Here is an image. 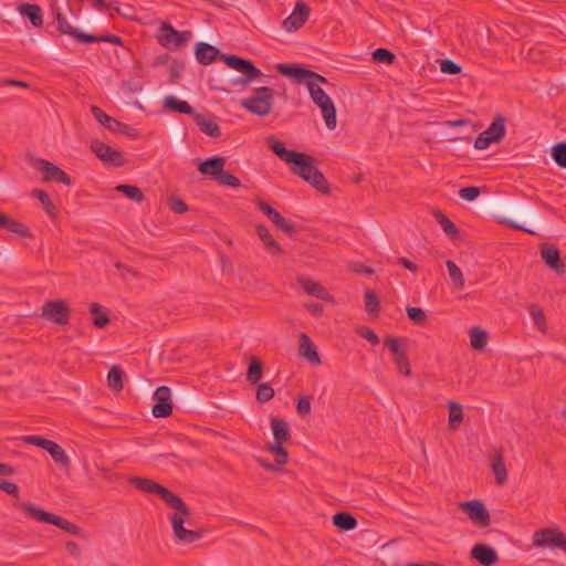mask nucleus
Returning a JSON list of instances; mask_svg holds the SVG:
<instances>
[{
	"label": "nucleus",
	"instance_id": "1",
	"mask_svg": "<svg viewBox=\"0 0 566 566\" xmlns=\"http://www.w3.org/2000/svg\"><path fill=\"white\" fill-rule=\"evenodd\" d=\"M266 145L281 160L293 165L291 170L294 175L301 177L319 192L329 193V185L325 176L315 167L313 157L286 149L283 143L274 136L266 138Z\"/></svg>",
	"mask_w": 566,
	"mask_h": 566
},
{
	"label": "nucleus",
	"instance_id": "2",
	"mask_svg": "<svg viewBox=\"0 0 566 566\" xmlns=\"http://www.w3.org/2000/svg\"><path fill=\"white\" fill-rule=\"evenodd\" d=\"M19 509L38 522L55 525L71 535L77 536L80 538H86L84 531L74 523L55 514L38 509L32 503H21L19 504Z\"/></svg>",
	"mask_w": 566,
	"mask_h": 566
},
{
	"label": "nucleus",
	"instance_id": "3",
	"mask_svg": "<svg viewBox=\"0 0 566 566\" xmlns=\"http://www.w3.org/2000/svg\"><path fill=\"white\" fill-rule=\"evenodd\" d=\"M274 103V90L269 86L258 87L252 95L241 101V106L256 115L264 117L271 114Z\"/></svg>",
	"mask_w": 566,
	"mask_h": 566
},
{
	"label": "nucleus",
	"instance_id": "4",
	"mask_svg": "<svg viewBox=\"0 0 566 566\" xmlns=\"http://www.w3.org/2000/svg\"><path fill=\"white\" fill-rule=\"evenodd\" d=\"M307 88L313 102L321 108L322 116L325 120L327 128L334 129L337 125L336 107L332 98L325 93V91L318 85V83L312 81L307 83Z\"/></svg>",
	"mask_w": 566,
	"mask_h": 566
},
{
	"label": "nucleus",
	"instance_id": "5",
	"mask_svg": "<svg viewBox=\"0 0 566 566\" xmlns=\"http://www.w3.org/2000/svg\"><path fill=\"white\" fill-rule=\"evenodd\" d=\"M532 543L537 548H557L566 552V535L557 528L546 527L535 531Z\"/></svg>",
	"mask_w": 566,
	"mask_h": 566
},
{
	"label": "nucleus",
	"instance_id": "6",
	"mask_svg": "<svg viewBox=\"0 0 566 566\" xmlns=\"http://www.w3.org/2000/svg\"><path fill=\"white\" fill-rule=\"evenodd\" d=\"M41 317L57 325H66L70 322L71 310L64 300L48 301L42 305Z\"/></svg>",
	"mask_w": 566,
	"mask_h": 566
},
{
	"label": "nucleus",
	"instance_id": "7",
	"mask_svg": "<svg viewBox=\"0 0 566 566\" xmlns=\"http://www.w3.org/2000/svg\"><path fill=\"white\" fill-rule=\"evenodd\" d=\"M459 509L464 512L470 521L480 527H486L491 523L490 513L480 500L459 503Z\"/></svg>",
	"mask_w": 566,
	"mask_h": 566
},
{
	"label": "nucleus",
	"instance_id": "8",
	"mask_svg": "<svg viewBox=\"0 0 566 566\" xmlns=\"http://www.w3.org/2000/svg\"><path fill=\"white\" fill-rule=\"evenodd\" d=\"M160 31L159 43L166 48L180 49L192 39L191 31H177L169 23H164Z\"/></svg>",
	"mask_w": 566,
	"mask_h": 566
},
{
	"label": "nucleus",
	"instance_id": "9",
	"mask_svg": "<svg viewBox=\"0 0 566 566\" xmlns=\"http://www.w3.org/2000/svg\"><path fill=\"white\" fill-rule=\"evenodd\" d=\"M171 390L167 386L158 387L154 392V400L156 403L151 408V412L156 418H166L172 412V405L170 402Z\"/></svg>",
	"mask_w": 566,
	"mask_h": 566
},
{
	"label": "nucleus",
	"instance_id": "10",
	"mask_svg": "<svg viewBox=\"0 0 566 566\" xmlns=\"http://www.w3.org/2000/svg\"><path fill=\"white\" fill-rule=\"evenodd\" d=\"M165 503L174 510L171 514H169L168 518L171 523V527H174V521L177 520L181 523V525L188 524L191 525V522L189 520L191 512L190 509L186 505L184 500L175 494L171 493L168 499L165 501Z\"/></svg>",
	"mask_w": 566,
	"mask_h": 566
},
{
	"label": "nucleus",
	"instance_id": "11",
	"mask_svg": "<svg viewBox=\"0 0 566 566\" xmlns=\"http://www.w3.org/2000/svg\"><path fill=\"white\" fill-rule=\"evenodd\" d=\"M91 150L104 163L111 164L115 167H120L125 164L120 151L113 149L111 146L99 140H93Z\"/></svg>",
	"mask_w": 566,
	"mask_h": 566
},
{
	"label": "nucleus",
	"instance_id": "12",
	"mask_svg": "<svg viewBox=\"0 0 566 566\" xmlns=\"http://www.w3.org/2000/svg\"><path fill=\"white\" fill-rule=\"evenodd\" d=\"M311 9L305 2H297L293 12L286 19H284L282 23L283 28L289 32L297 31L307 21Z\"/></svg>",
	"mask_w": 566,
	"mask_h": 566
},
{
	"label": "nucleus",
	"instance_id": "13",
	"mask_svg": "<svg viewBox=\"0 0 566 566\" xmlns=\"http://www.w3.org/2000/svg\"><path fill=\"white\" fill-rule=\"evenodd\" d=\"M130 483L144 493L158 494L164 502L172 493L167 488L158 484L157 482H155L150 479H146V478H139V476L132 478Z\"/></svg>",
	"mask_w": 566,
	"mask_h": 566
},
{
	"label": "nucleus",
	"instance_id": "14",
	"mask_svg": "<svg viewBox=\"0 0 566 566\" xmlns=\"http://www.w3.org/2000/svg\"><path fill=\"white\" fill-rule=\"evenodd\" d=\"M55 17L57 22V30L61 33L71 35L80 43H92L95 40L94 35L84 33L77 28L72 27L66 17H64L61 12L57 11Z\"/></svg>",
	"mask_w": 566,
	"mask_h": 566
},
{
	"label": "nucleus",
	"instance_id": "15",
	"mask_svg": "<svg viewBox=\"0 0 566 566\" xmlns=\"http://www.w3.org/2000/svg\"><path fill=\"white\" fill-rule=\"evenodd\" d=\"M36 167L39 170L44 172V180H54L63 185H70V177L57 166L45 159H38Z\"/></svg>",
	"mask_w": 566,
	"mask_h": 566
},
{
	"label": "nucleus",
	"instance_id": "16",
	"mask_svg": "<svg viewBox=\"0 0 566 566\" xmlns=\"http://www.w3.org/2000/svg\"><path fill=\"white\" fill-rule=\"evenodd\" d=\"M471 558L478 560L482 566H492L497 563L496 551L488 544H475L471 549Z\"/></svg>",
	"mask_w": 566,
	"mask_h": 566
},
{
	"label": "nucleus",
	"instance_id": "17",
	"mask_svg": "<svg viewBox=\"0 0 566 566\" xmlns=\"http://www.w3.org/2000/svg\"><path fill=\"white\" fill-rule=\"evenodd\" d=\"M196 60L202 65H209L216 60L221 59L219 49L207 42H198L195 48Z\"/></svg>",
	"mask_w": 566,
	"mask_h": 566
},
{
	"label": "nucleus",
	"instance_id": "18",
	"mask_svg": "<svg viewBox=\"0 0 566 566\" xmlns=\"http://www.w3.org/2000/svg\"><path fill=\"white\" fill-rule=\"evenodd\" d=\"M541 255L545 263L556 273L563 274L565 272V264L562 262L559 250L555 245L543 244Z\"/></svg>",
	"mask_w": 566,
	"mask_h": 566
},
{
	"label": "nucleus",
	"instance_id": "19",
	"mask_svg": "<svg viewBox=\"0 0 566 566\" xmlns=\"http://www.w3.org/2000/svg\"><path fill=\"white\" fill-rule=\"evenodd\" d=\"M172 533L177 542L192 544L200 541L205 532L202 530H188L177 520L174 521Z\"/></svg>",
	"mask_w": 566,
	"mask_h": 566
},
{
	"label": "nucleus",
	"instance_id": "20",
	"mask_svg": "<svg viewBox=\"0 0 566 566\" xmlns=\"http://www.w3.org/2000/svg\"><path fill=\"white\" fill-rule=\"evenodd\" d=\"M297 282L308 295L327 302H334L333 295H331L319 282L307 277H298Z\"/></svg>",
	"mask_w": 566,
	"mask_h": 566
},
{
	"label": "nucleus",
	"instance_id": "21",
	"mask_svg": "<svg viewBox=\"0 0 566 566\" xmlns=\"http://www.w3.org/2000/svg\"><path fill=\"white\" fill-rule=\"evenodd\" d=\"M227 159L224 157H211L200 163L198 170L200 174L211 177L216 180L224 169Z\"/></svg>",
	"mask_w": 566,
	"mask_h": 566
},
{
	"label": "nucleus",
	"instance_id": "22",
	"mask_svg": "<svg viewBox=\"0 0 566 566\" xmlns=\"http://www.w3.org/2000/svg\"><path fill=\"white\" fill-rule=\"evenodd\" d=\"M221 60H223L229 67L240 73L256 74V70H259L250 60H245L238 55L223 54L221 55Z\"/></svg>",
	"mask_w": 566,
	"mask_h": 566
},
{
	"label": "nucleus",
	"instance_id": "23",
	"mask_svg": "<svg viewBox=\"0 0 566 566\" xmlns=\"http://www.w3.org/2000/svg\"><path fill=\"white\" fill-rule=\"evenodd\" d=\"M193 119L196 124L199 126L200 130L206 135L213 138H218L221 136V129L212 117L206 116L200 113H196L193 115Z\"/></svg>",
	"mask_w": 566,
	"mask_h": 566
},
{
	"label": "nucleus",
	"instance_id": "24",
	"mask_svg": "<svg viewBox=\"0 0 566 566\" xmlns=\"http://www.w3.org/2000/svg\"><path fill=\"white\" fill-rule=\"evenodd\" d=\"M300 355L312 364L318 365L321 363L316 346L311 338L302 333L300 335Z\"/></svg>",
	"mask_w": 566,
	"mask_h": 566
},
{
	"label": "nucleus",
	"instance_id": "25",
	"mask_svg": "<svg viewBox=\"0 0 566 566\" xmlns=\"http://www.w3.org/2000/svg\"><path fill=\"white\" fill-rule=\"evenodd\" d=\"M271 428L273 431L274 442L286 443L291 440V430L284 419L272 417Z\"/></svg>",
	"mask_w": 566,
	"mask_h": 566
},
{
	"label": "nucleus",
	"instance_id": "26",
	"mask_svg": "<svg viewBox=\"0 0 566 566\" xmlns=\"http://www.w3.org/2000/svg\"><path fill=\"white\" fill-rule=\"evenodd\" d=\"M0 228L22 238L30 237L31 234L27 226L2 212H0Z\"/></svg>",
	"mask_w": 566,
	"mask_h": 566
},
{
	"label": "nucleus",
	"instance_id": "27",
	"mask_svg": "<svg viewBox=\"0 0 566 566\" xmlns=\"http://www.w3.org/2000/svg\"><path fill=\"white\" fill-rule=\"evenodd\" d=\"M18 11L27 17L33 27L41 28L43 25L42 9L38 4L22 3L18 7Z\"/></svg>",
	"mask_w": 566,
	"mask_h": 566
},
{
	"label": "nucleus",
	"instance_id": "28",
	"mask_svg": "<svg viewBox=\"0 0 566 566\" xmlns=\"http://www.w3.org/2000/svg\"><path fill=\"white\" fill-rule=\"evenodd\" d=\"M164 106L172 112L191 115L192 117L196 114L195 109L188 102L180 101L172 95L167 96L164 99Z\"/></svg>",
	"mask_w": 566,
	"mask_h": 566
},
{
	"label": "nucleus",
	"instance_id": "29",
	"mask_svg": "<svg viewBox=\"0 0 566 566\" xmlns=\"http://www.w3.org/2000/svg\"><path fill=\"white\" fill-rule=\"evenodd\" d=\"M256 234L265 245V248L273 254L282 253L281 245L273 239L268 228L263 224H259L255 228Z\"/></svg>",
	"mask_w": 566,
	"mask_h": 566
},
{
	"label": "nucleus",
	"instance_id": "30",
	"mask_svg": "<svg viewBox=\"0 0 566 566\" xmlns=\"http://www.w3.org/2000/svg\"><path fill=\"white\" fill-rule=\"evenodd\" d=\"M276 69L280 74L293 77L300 83H306L307 74H310V70L303 69L301 66L277 64Z\"/></svg>",
	"mask_w": 566,
	"mask_h": 566
},
{
	"label": "nucleus",
	"instance_id": "31",
	"mask_svg": "<svg viewBox=\"0 0 566 566\" xmlns=\"http://www.w3.org/2000/svg\"><path fill=\"white\" fill-rule=\"evenodd\" d=\"M491 468L494 473L496 483L499 485L504 484L507 480V471H506V468L504 464L503 455L500 451H497L494 454V457L492 459Z\"/></svg>",
	"mask_w": 566,
	"mask_h": 566
},
{
	"label": "nucleus",
	"instance_id": "32",
	"mask_svg": "<svg viewBox=\"0 0 566 566\" xmlns=\"http://www.w3.org/2000/svg\"><path fill=\"white\" fill-rule=\"evenodd\" d=\"M483 134L499 143L505 136L504 117L497 116L486 128V130L483 132Z\"/></svg>",
	"mask_w": 566,
	"mask_h": 566
},
{
	"label": "nucleus",
	"instance_id": "33",
	"mask_svg": "<svg viewBox=\"0 0 566 566\" xmlns=\"http://www.w3.org/2000/svg\"><path fill=\"white\" fill-rule=\"evenodd\" d=\"M123 376L124 371L119 366L113 365L109 368L107 375V385L113 391L119 392L123 389Z\"/></svg>",
	"mask_w": 566,
	"mask_h": 566
},
{
	"label": "nucleus",
	"instance_id": "34",
	"mask_svg": "<svg viewBox=\"0 0 566 566\" xmlns=\"http://www.w3.org/2000/svg\"><path fill=\"white\" fill-rule=\"evenodd\" d=\"M333 523L342 531L354 530L357 525L356 518L352 514L345 512L336 513L333 516Z\"/></svg>",
	"mask_w": 566,
	"mask_h": 566
},
{
	"label": "nucleus",
	"instance_id": "35",
	"mask_svg": "<svg viewBox=\"0 0 566 566\" xmlns=\"http://www.w3.org/2000/svg\"><path fill=\"white\" fill-rule=\"evenodd\" d=\"M48 451L52 459L62 467H69L70 465V458L67 457L65 450L54 441L50 443V446L45 449Z\"/></svg>",
	"mask_w": 566,
	"mask_h": 566
},
{
	"label": "nucleus",
	"instance_id": "36",
	"mask_svg": "<svg viewBox=\"0 0 566 566\" xmlns=\"http://www.w3.org/2000/svg\"><path fill=\"white\" fill-rule=\"evenodd\" d=\"M433 217L437 220V222L441 226L446 234L452 238L459 234V229L455 227V224L440 210H436L433 212Z\"/></svg>",
	"mask_w": 566,
	"mask_h": 566
},
{
	"label": "nucleus",
	"instance_id": "37",
	"mask_svg": "<svg viewBox=\"0 0 566 566\" xmlns=\"http://www.w3.org/2000/svg\"><path fill=\"white\" fill-rule=\"evenodd\" d=\"M528 313L534 321L535 326L538 328L539 332L546 333L547 332V323L546 317L544 314V311L541 306L537 304H531L528 305Z\"/></svg>",
	"mask_w": 566,
	"mask_h": 566
},
{
	"label": "nucleus",
	"instance_id": "38",
	"mask_svg": "<svg viewBox=\"0 0 566 566\" xmlns=\"http://www.w3.org/2000/svg\"><path fill=\"white\" fill-rule=\"evenodd\" d=\"M446 266L449 273V276L452 281L454 289H463L464 286V276L460 268L452 261L448 260L446 262Z\"/></svg>",
	"mask_w": 566,
	"mask_h": 566
},
{
	"label": "nucleus",
	"instance_id": "39",
	"mask_svg": "<svg viewBox=\"0 0 566 566\" xmlns=\"http://www.w3.org/2000/svg\"><path fill=\"white\" fill-rule=\"evenodd\" d=\"M470 342L474 349H483L488 344V333L474 326L470 329Z\"/></svg>",
	"mask_w": 566,
	"mask_h": 566
},
{
	"label": "nucleus",
	"instance_id": "40",
	"mask_svg": "<svg viewBox=\"0 0 566 566\" xmlns=\"http://www.w3.org/2000/svg\"><path fill=\"white\" fill-rule=\"evenodd\" d=\"M272 223L277 228L280 229L282 232H284L285 234H293L296 227L293 222L286 220L284 217H282V214L277 211H275L274 213H272L271 218H269Z\"/></svg>",
	"mask_w": 566,
	"mask_h": 566
},
{
	"label": "nucleus",
	"instance_id": "41",
	"mask_svg": "<svg viewBox=\"0 0 566 566\" xmlns=\"http://www.w3.org/2000/svg\"><path fill=\"white\" fill-rule=\"evenodd\" d=\"M262 373H263L262 363L258 358L252 357L250 359V365H249V369L247 373L248 381L251 382L252 385L258 384L260 381V379L262 378Z\"/></svg>",
	"mask_w": 566,
	"mask_h": 566
},
{
	"label": "nucleus",
	"instance_id": "42",
	"mask_svg": "<svg viewBox=\"0 0 566 566\" xmlns=\"http://www.w3.org/2000/svg\"><path fill=\"white\" fill-rule=\"evenodd\" d=\"M551 156L558 167L566 169V142L555 144L551 149Z\"/></svg>",
	"mask_w": 566,
	"mask_h": 566
},
{
	"label": "nucleus",
	"instance_id": "43",
	"mask_svg": "<svg viewBox=\"0 0 566 566\" xmlns=\"http://www.w3.org/2000/svg\"><path fill=\"white\" fill-rule=\"evenodd\" d=\"M116 190L135 202H142L144 200V193L140 188L132 185H118Z\"/></svg>",
	"mask_w": 566,
	"mask_h": 566
},
{
	"label": "nucleus",
	"instance_id": "44",
	"mask_svg": "<svg viewBox=\"0 0 566 566\" xmlns=\"http://www.w3.org/2000/svg\"><path fill=\"white\" fill-rule=\"evenodd\" d=\"M90 312L93 315V324L97 328H103L109 323L107 314L101 311V305L98 303H92Z\"/></svg>",
	"mask_w": 566,
	"mask_h": 566
},
{
	"label": "nucleus",
	"instance_id": "45",
	"mask_svg": "<svg viewBox=\"0 0 566 566\" xmlns=\"http://www.w3.org/2000/svg\"><path fill=\"white\" fill-rule=\"evenodd\" d=\"M463 420L462 406L450 401L449 402V424L451 428H457Z\"/></svg>",
	"mask_w": 566,
	"mask_h": 566
},
{
	"label": "nucleus",
	"instance_id": "46",
	"mask_svg": "<svg viewBox=\"0 0 566 566\" xmlns=\"http://www.w3.org/2000/svg\"><path fill=\"white\" fill-rule=\"evenodd\" d=\"M107 129L109 132L118 133V134H122V135H126V136L132 137V138H136L138 136L137 132L134 128L129 127L126 124H123V123L118 122L115 118H113V120L108 125Z\"/></svg>",
	"mask_w": 566,
	"mask_h": 566
},
{
	"label": "nucleus",
	"instance_id": "47",
	"mask_svg": "<svg viewBox=\"0 0 566 566\" xmlns=\"http://www.w3.org/2000/svg\"><path fill=\"white\" fill-rule=\"evenodd\" d=\"M33 196L36 197L42 202L43 208H44V210L46 211V213L49 216H51V217H55L56 216V208L52 203L49 195L44 190L34 189L33 190Z\"/></svg>",
	"mask_w": 566,
	"mask_h": 566
},
{
	"label": "nucleus",
	"instance_id": "48",
	"mask_svg": "<svg viewBox=\"0 0 566 566\" xmlns=\"http://www.w3.org/2000/svg\"><path fill=\"white\" fill-rule=\"evenodd\" d=\"M261 76H263V73L261 72V70H256V74L242 73L241 76H238L237 78L232 80V86L245 88L253 81L258 80Z\"/></svg>",
	"mask_w": 566,
	"mask_h": 566
},
{
	"label": "nucleus",
	"instance_id": "49",
	"mask_svg": "<svg viewBox=\"0 0 566 566\" xmlns=\"http://www.w3.org/2000/svg\"><path fill=\"white\" fill-rule=\"evenodd\" d=\"M284 443L274 442L273 444L268 447V450L275 455V462L279 465H283L287 462L289 453L283 448Z\"/></svg>",
	"mask_w": 566,
	"mask_h": 566
},
{
	"label": "nucleus",
	"instance_id": "50",
	"mask_svg": "<svg viewBox=\"0 0 566 566\" xmlns=\"http://www.w3.org/2000/svg\"><path fill=\"white\" fill-rule=\"evenodd\" d=\"M373 60L378 63L392 64L396 55L387 49H377L373 52Z\"/></svg>",
	"mask_w": 566,
	"mask_h": 566
},
{
	"label": "nucleus",
	"instance_id": "51",
	"mask_svg": "<svg viewBox=\"0 0 566 566\" xmlns=\"http://www.w3.org/2000/svg\"><path fill=\"white\" fill-rule=\"evenodd\" d=\"M274 389L268 382H262L256 389V400L259 402H268L274 397Z\"/></svg>",
	"mask_w": 566,
	"mask_h": 566
},
{
	"label": "nucleus",
	"instance_id": "52",
	"mask_svg": "<svg viewBox=\"0 0 566 566\" xmlns=\"http://www.w3.org/2000/svg\"><path fill=\"white\" fill-rule=\"evenodd\" d=\"M394 361L400 374L405 376L411 375V368L406 350L399 355L394 356Z\"/></svg>",
	"mask_w": 566,
	"mask_h": 566
},
{
	"label": "nucleus",
	"instance_id": "53",
	"mask_svg": "<svg viewBox=\"0 0 566 566\" xmlns=\"http://www.w3.org/2000/svg\"><path fill=\"white\" fill-rule=\"evenodd\" d=\"M365 306L367 312L371 314H377L379 312L378 296L371 290H367L365 292Z\"/></svg>",
	"mask_w": 566,
	"mask_h": 566
},
{
	"label": "nucleus",
	"instance_id": "54",
	"mask_svg": "<svg viewBox=\"0 0 566 566\" xmlns=\"http://www.w3.org/2000/svg\"><path fill=\"white\" fill-rule=\"evenodd\" d=\"M440 70L444 74L457 75L461 73V66L450 59H443L440 61Z\"/></svg>",
	"mask_w": 566,
	"mask_h": 566
},
{
	"label": "nucleus",
	"instance_id": "55",
	"mask_svg": "<svg viewBox=\"0 0 566 566\" xmlns=\"http://www.w3.org/2000/svg\"><path fill=\"white\" fill-rule=\"evenodd\" d=\"M220 185L228 186L231 188H239L241 186V181L233 175L226 172L222 170V174L216 179Z\"/></svg>",
	"mask_w": 566,
	"mask_h": 566
},
{
	"label": "nucleus",
	"instance_id": "56",
	"mask_svg": "<svg viewBox=\"0 0 566 566\" xmlns=\"http://www.w3.org/2000/svg\"><path fill=\"white\" fill-rule=\"evenodd\" d=\"M406 311H407L408 317L411 321H413L418 324H422L426 322L427 316L422 308L408 306Z\"/></svg>",
	"mask_w": 566,
	"mask_h": 566
},
{
	"label": "nucleus",
	"instance_id": "57",
	"mask_svg": "<svg viewBox=\"0 0 566 566\" xmlns=\"http://www.w3.org/2000/svg\"><path fill=\"white\" fill-rule=\"evenodd\" d=\"M91 112L94 116V118L104 125L106 128H108V125L113 120V117L108 116L103 109H101L98 106H92Z\"/></svg>",
	"mask_w": 566,
	"mask_h": 566
},
{
	"label": "nucleus",
	"instance_id": "58",
	"mask_svg": "<svg viewBox=\"0 0 566 566\" xmlns=\"http://www.w3.org/2000/svg\"><path fill=\"white\" fill-rule=\"evenodd\" d=\"M481 191L478 187H464L459 190V196L465 201H473L480 196Z\"/></svg>",
	"mask_w": 566,
	"mask_h": 566
},
{
	"label": "nucleus",
	"instance_id": "59",
	"mask_svg": "<svg viewBox=\"0 0 566 566\" xmlns=\"http://www.w3.org/2000/svg\"><path fill=\"white\" fill-rule=\"evenodd\" d=\"M23 441L28 444L42 448L43 450H45L52 442L51 440H48L40 436H25L23 437Z\"/></svg>",
	"mask_w": 566,
	"mask_h": 566
},
{
	"label": "nucleus",
	"instance_id": "60",
	"mask_svg": "<svg viewBox=\"0 0 566 566\" xmlns=\"http://www.w3.org/2000/svg\"><path fill=\"white\" fill-rule=\"evenodd\" d=\"M385 346L392 353L394 356L399 355L405 352V349L401 348L400 342L398 338L394 336H387L384 339Z\"/></svg>",
	"mask_w": 566,
	"mask_h": 566
},
{
	"label": "nucleus",
	"instance_id": "61",
	"mask_svg": "<svg viewBox=\"0 0 566 566\" xmlns=\"http://www.w3.org/2000/svg\"><path fill=\"white\" fill-rule=\"evenodd\" d=\"M0 490L13 497H19V488L15 483L0 479Z\"/></svg>",
	"mask_w": 566,
	"mask_h": 566
},
{
	"label": "nucleus",
	"instance_id": "62",
	"mask_svg": "<svg viewBox=\"0 0 566 566\" xmlns=\"http://www.w3.org/2000/svg\"><path fill=\"white\" fill-rule=\"evenodd\" d=\"M358 334H359V336H361L363 338H365L373 345H378L380 342V338L377 336V334L369 328L360 327L358 329Z\"/></svg>",
	"mask_w": 566,
	"mask_h": 566
},
{
	"label": "nucleus",
	"instance_id": "63",
	"mask_svg": "<svg viewBox=\"0 0 566 566\" xmlns=\"http://www.w3.org/2000/svg\"><path fill=\"white\" fill-rule=\"evenodd\" d=\"M169 207L174 212L179 213V214L188 211V206L180 198H171L169 201Z\"/></svg>",
	"mask_w": 566,
	"mask_h": 566
},
{
	"label": "nucleus",
	"instance_id": "64",
	"mask_svg": "<svg viewBox=\"0 0 566 566\" xmlns=\"http://www.w3.org/2000/svg\"><path fill=\"white\" fill-rule=\"evenodd\" d=\"M296 410L301 416H305L311 412V399L308 396H304L298 399Z\"/></svg>",
	"mask_w": 566,
	"mask_h": 566
}]
</instances>
